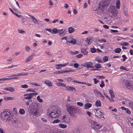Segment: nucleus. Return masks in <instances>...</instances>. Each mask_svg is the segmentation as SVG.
I'll use <instances>...</instances> for the list:
<instances>
[{
	"mask_svg": "<svg viewBox=\"0 0 133 133\" xmlns=\"http://www.w3.org/2000/svg\"><path fill=\"white\" fill-rule=\"evenodd\" d=\"M116 6L117 8L119 9L120 6V3L119 0H117L116 1Z\"/></svg>",
	"mask_w": 133,
	"mask_h": 133,
	"instance_id": "nucleus-28",
	"label": "nucleus"
},
{
	"mask_svg": "<svg viewBox=\"0 0 133 133\" xmlns=\"http://www.w3.org/2000/svg\"><path fill=\"white\" fill-rule=\"evenodd\" d=\"M21 87L23 88H26L28 87V86L26 84H24L21 85Z\"/></svg>",
	"mask_w": 133,
	"mask_h": 133,
	"instance_id": "nucleus-46",
	"label": "nucleus"
},
{
	"mask_svg": "<svg viewBox=\"0 0 133 133\" xmlns=\"http://www.w3.org/2000/svg\"><path fill=\"white\" fill-rule=\"evenodd\" d=\"M94 112L96 117L102 119H104L103 112L102 111L101 109L96 108L94 110Z\"/></svg>",
	"mask_w": 133,
	"mask_h": 133,
	"instance_id": "nucleus-3",
	"label": "nucleus"
},
{
	"mask_svg": "<svg viewBox=\"0 0 133 133\" xmlns=\"http://www.w3.org/2000/svg\"><path fill=\"white\" fill-rule=\"evenodd\" d=\"M26 91L27 92H35L36 91L34 89H33L31 88H30L26 90Z\"/></svg>",
	"mask_w": 133,
	"mask_h": 133,
	"instance_id": "nucleus-38",
	"label": "nucleus"
},
{
	"mask_svg": "<svg viewBox=\"0 0 133 133\" xmlns=\"http://www.w3.org/2000/svg\"><path fill=\"white\" fill-rule=\"evenodd\" d=\"M30 94H24V96L25 97L23 98V100L29 99H31L32 98L30 95Z\"/></svg>",
	"mask_w": 133,
	"mask_h": 133,
	"instance_id": "nucleus-12",
	"label": "nucleus"
},
{
	"mask_svg": "<svg viewBox=\"0 0 133 133\" xmlns=\"http://www.w3.org/2000/svg\"><path fill=\"white\" fill-rule=\"evenodd\" d=\"M93 63L91 62H87L81 64L83 66L86 67L87 68H93L94 66L93 65Z\"/></svg>",
	"mask_w": 133,
	"mask_h": 133,
	"instance_id": "nucleus-6",
	"label": "nucleus"
},
{
	"mask_svg": "<svg viewBox=\"0 0 133 133\" xmlns=\"http://www.w3.org/2000/svg\"><path fill=\"white\" fill-rule=\"evenodd\" d=\"M69 91H76V90L75 88L70 87Z\"/></svg>",
	"mask_w": 133,
	"mask_h": 133,
	"instance_id": "nucleus-51",
	"label": "nucleus"
},
{
	"mask_svg": "<svg viewBox=\"0 0 133 133\" xmlns=\"http://www.w3.org/2000/svg\"><path fill=\"white\" fill-rule=\"evenodd\" d=\"M74 82L77 83L78 84H86V83L84 82H80L79 81H74Z\"/></svg>",
	"mask_w": 133,
	"mask_h": 133,
	"instance_id": "nucleus-48",
	"label": "nucleus"
},
{
	"mask_svg": "<svg viewBox=\"0 0 133 133\" xmlns=\"http://www.w3.org/2000/svg\"><path fill=\"white\" fill-rule=\"evenodd\" d=\"M103 60L104 62H107L108 60V57L107 56L104 57L103 58Z\"/></svg>",
	"mask_w": 133,
	"mask_h": 133,
	"instance_id": "nucleus-41",
	"label": "nucleus"
},
{
	"mask_svg": "<svg viewBox=\"0 0 133 133\" xmlns=\"http://www.w3.org/2000/svg\"><path fill=\"white\" fill-rule=\"evenodd\" d=\"M89 122L91 123V127L94 129L96 130L101 128L100 126L97 124L94 120L90 119H89Z\"/></svg>",
	"mask_w": 133,
	"mask_h": 133,
	"instance_id": "nucleus-5",
	"label": "nucleus"
},
{
	"mask_svg": "<svg viewBox=\"0 0 133 133\" xmlns=\"http://www.w3.org/2000/svg\"><path fill=\"white\" fill-rule=\"evenodd\" d=\"M61 121L60 120L58 119H56L54 120L52 122V123L54 124L57 123H60Z\"/></svg>",
	"mask_w": 133,
	"mask_h": 133,
	"instance_id": "nucleus-36",
	"label": "nucleus"
},
{
	"mask_svg": "<svg viewBox=\"0 0 133 133\" xmlns=\"http://www.w3.org/2000/svg\"><path fill=\"white\" fill-rule=\"evenodd\" d=\"M46 54L47 55H49V56L51 55L50 52L49 51H46Z\"/></svg>",
	"mask_w": 133,
	"mask_h": 133,
	"instance_id": "nucleus-60",
	"label": "nucleus"
},
{
	"mask_svg": "<svg viewBox=\"0 0 133 133\" xmlns=\"http://www.w3.org/2000/svg\"><path fill=\"white\" fill-rule=\"evenodd\" d=\"M60 115V110L57 108L52 107H50L48 110L47 115L50 118H58Z\"/></svg>",
	"mask_w": 133,
	"mask_h": 133,
	"instance_id": "nucleus-1",
	"label": "nucleus"
},
{
	"mask_svg": "<svg viewBox=\"0 0 133 133\" xmlns=\"http://www.w3.org/2000/svg\"><path fill=\"white\" fill-rule=\"evenodd\" d=\"M67 111L70 116L75 117L76 116L75 114L77 113H80L81 111L80 109L74 106L68 105L67 107Z\"/></svg>",
	"mask_w": 133,
	"mask_h": 133,
	"instance_id": "nucleus-2",
	"label": "nucleus"
},
{
	"mask_svg": "<svg viewBox=\"0 0 133 133\" xmlns=\"http://www.w3.org/2000/svg\"><path fill=\"white\" fill-rule=\"evenodd\" d=\"M95 105L97 107H100L101 106V102L99 100H97L96 101L95 104Z\"/></svg>",
	"mask_w": 133,
	"mask_h": 133,
	"instance_id": "nucleus-25",
	"label": "nucleus"
},
{
	"mask_svg": "<svg viewBox=\"0 0 133 133\" xmlns=\"http://www.w3.org/2000/svg\"><path fill=\"white\" fill-rule=\"evenodd\" d=\"M99 95V96L101 98H102V99H104V96L102 95L101 92H100Z\"/></svg>",
	"mask_w": 133,
	"mask_h": 133,
	"instance_id": "nucleus-55",
	"label": "nucleus"
},
{
	"mask_svg": "<svg viewBox=\"0 0 133 133\" xmlns=\"http://www.w3.org/2000/svg\"><path fill=\"white\" fill-rule=\"evenodd\" d=\"M77 105L80 107H82L83 106V104L82 102H77Z\"/></svg>",
	"mask_w": 133,
	"mask_h": 133,
	"instance_id": "nucleus-50",
	"label": "nucleus"
},
{
	"mask_svg": "<svg viewBox=\"0 0 133 133\" xmlns=\"http://www.w3.org/2000/svg\"><path fill=\"white\" fill-rule=\"evenodd\" d=\"M96 69H99L101 68V64L99 63H96L94 65V67Z\"/></svg>",
	"mask_w": 133,
	"mask_h": 133,
	"instance_id": "nucleus-29",
	"label": "nucleus"
},
{
	"mask_svg": "<svg viewBox=\"0 0 133 133\" xmlns=\"http://www.w3.org/2000/svg\"><path fill=\"white\" fill-rule=\"evenodd\" d=\"M30 111L32 114L34 116H36L37 115L38 110H31Z\"/></svg>",
	"mask_w": 133,
	"mask_h": 133,
	"instance_id": "nucleus-23",
	"label": "nucleus"
},
{
	"mask_svg": "<svg viewBox=\"0 0 133 133\" xmlns=\"http://www.w3.org/2000/svg\"><path fill=\"white\" fill-rule=\"evenodd\" d=\"M105 85L104 83V82L103 81H102L101 82V84H100V86L101 88H103Z\"/></svg>",
	"mask_w": 133,
	"mask_h": 133,
	"instance_id": "nucleus-49",
	"label": "nucleus"
},
{
	"mask_svg": "<svg viewBox=\"0 0 133 133\" xmlns=\"http://www.w3.org/2000/svg\"><path fill=\"white\" fill-rule=\"evenodd\" d=\"M70 117L65 115L63 116L61 119L62 122L68 123H70Z\"/></svg>",
	"mask_w": 133,
	"mask_h": 133,
	"instance_id": "nucleus-7",
	"label": "nucleus"
},
{
	"mask_svg": "<svg viewBox=\"0 0 133 133\" xmlns=\"http://www.w3.org/2000/svg\"><path fill=\"white\" fill-rule=\"evenodd\" d=\"M100 43H101L102 42H106V40L105 39H98Z\"/></svg>",
	"mask_w": 133,
	"mask_h": 133,
	"instance_id": "nucleus-54",
	"label": "nucleus"
},
{
	"mask_svg": "<svg viewBox=\"0 0 133 133\" xmlns=\"http://www.w3.org/2000/svg\"><path fill=\"white\" fill-rule=\"evenodd\" d=\"M28 75V74L27 72L25 73H20L16 74H13L10 76H8V77H12L14 76H21L26 75Z\"/></svg>",
	"mask_w": 133,
	"mask_h": 133,
	"instance_id": "nucleus-8",
	"label": "nucleus"
},
{
	"mask_svg": "<svg viewBox=\"0 0 133 133\" xmlns=\"http://www.w3.org/2000/svg\"><path fill=\"white\" fill-rule=\"evenodd\" d=\"M59 31V29H58L56 28H54L52 30V34H56L58 33Z\"/></svg>",
	"mask_w": 133,
	"mask_h": 133,
	"instance_id": "nucleus-27",
	"label": "nucleus"
},
{
	"mask_svg": "<svg viewBox=\"0 0 133 133\" xmlns=\"http://www.w3.org/2000/svg\"><path fill=\"white\" fill-rule=\"evenodd\" d=\"M92 104L90 103H87L85 104L84 105V108L86 109H89L92 107Z\"/></svg>",
	"mask_w": 133,
	"mask_h": 133,
	"instance_id": "nucleus-18",
	"label": "nucleus"
},
{
	"mask_svg": "<svg viewBox=\"0 0 133 133\" xmlns=\"http://www.w3.org/2000/svg\"><path fill=\"white\" fill-rule=\"evenodd\" d=\"M35 56V55L33 54L29 56L25 60V62H27L32 59L33 58L34 56Z\"/></svg>",
	"mask_w": 133,
	"mask_h": 133,
	"instance_id": "nucleus-13",
	"label": "nucleus"
},
{
	"mask_svg": "<svg viewBox=\"0 0 133 133\" xmlns=\"http://www.w3.org/2000/svg\"><path fill=\"white\" fill-rule=\"evenodd\" d=\"M59 127L63 129H65L67 127V126L66 125L63 124L62 123H59L58 125Z\"/></svg>",
	"mask_w": 133,
	"mask_h": 133,
	"instance_id": "nucleus-21",
	"label": "nucleus"
},
{
	"mask_svg": "<svg viewBox=\"0 0 133 133\" xmlns=\"http://www.w3.org/2000/svg\"><path fill=\"white\" fill-rule=\"evenodd\" d=\"M58 81L59 82H63V80L61 79H56L55 80V81L56 82H57Z\"/></svg>",
	"mask_w": 133,
	"mask_h": 133,
	"instance_id": "nucleus-57",
	"label": "nucleus"
},
{
	"mask_svg": "<svg viewBox=\"0 0 133 133\" xmlns=\"http://www.w3.org/2000/svg\"><path fill=\"white\" fill-rule=\"evenodd\" d=\"M121 109L122 110H125L126 113L128 114H130L131 113L130 111L128 109L124 107H121Z\"/></svg>",
	"mask_w": 133,
	"mask_h": 133,
	"instance_id": "nucleus-22",
	"label": "nucleus"
},
{
	"mask_svg": "<svg viewBox=\"0 0 133 133\" xmlns=\"http://www.w3.org/2000/svg\"><path fill=\"white\" fill-rule=\"evenodd\" d=\"M17 77H15L12 78L8 77L6 78H1L0 79V81H5L6 80H9L12 79H17Z\"/></svg>",
	"mask_w": 133,
	"mask_h": 133,
	"instance_id": "nucleus-24",
	"label": "nucleus"
},
{
	"mask_svg": "<svg viewBox=\"0 0 133 133\" xmlns=\"http://www.w3.org/2000/svg\"><path fill=\"white\" fill-rule=\"evenodd\" d=\"M90 51L92 53H95L96 51V50L95 48H91L90 49Z\"/></svg>",
	"mask_w": 133,
	"mask_h": 133,
	"instance_id": "nucleus-42",
	"label": "nucleus"
},
{
	"mask_svg": "<svg viewBox=\"0 0 133 133\" xmlns=\"http://www.w3.org/2000/svg\"><path fill=\"white\" fill-rule=\"evenodd\" d=\"M109 2L108 1H105L103 2L102 6L103 8H104L107 6L108 5Z\"/></svg>",
	"mask_w": 133,
	"mask_h": 133,
	"instance_id": "nucleus-19",
	"label": "nucleus"
},
{
	"mask_svg": "<svg viewBox=\"0 0 133 133\" xmlns=\"http://www.w3.org/2000/svg\"><path fill=\"white\" fill-rule=\"evenodd\" d=\"M10 113L8 112L4 111L1 114L2 119L4 121H9L10 119Z\"/></svg>",
	"mask_w": 133,
	"mask_h": 133,
	"instance_id": "nucleus-4",
	"label": "nucleus"
},
{
	"mask_svg": "<svg viewBox=\"0 0 133 133\" xmlns=\"http://www.w3.org/2000/svg\"><path fill=\"white\" fill-rule=\"evenodd\" d=\"M93 80L94 81V83L95 84H97L99 82V81L98 80H97L96 78H94Z\"/></svg>",
	"mask_w": 133,
	"mask_h": 133,
	"instance_id": "nucleus-53",
	"label": "nucleus"
},
{
	"mask_svg": "<svg viewBox=\"0 0 133 133\" xmlns=\"http://www.w3.org/2000/svg\"><path fill=\"white\" fill-rule=\"evenodd\" d=\"M56 84L59 87L63 86L65 87L66 86V84L58 82Z\"/></svg>",
	"mask_w": 133,
	"mask_h": 133,
	"instance_id": "nucleus-31",
	"label": "nucleus"
},
{
	"mask_svg": "<svg viewBox=\"0 0 133 133\" xmlns=\"http://www.w3.org/2000/svg\"><path fill=\"white\" fill-rule=\"evenodd\" d=\"M65 31V29H59V31L58 33L60 35H61L62 34H63L64 32Z\"/></svg>",
	"mask_w": 133,
	"mask_h": 133,
	"instance_id": "nucleus-30",
	"label": "nucleus"
},
{
	"mask_svg": "<svg viewBox=\"0 0 133 133\" xmlns=\"http://www.w3.org/2000/svg\"><path fill=\"white\" fill-rule=\"evenodd\" d=\"M109 92L111 98H114L115 97V95L113 91L111 90H109Z\"/></svg>",
	"mask_w": 133,
	"mask_h": 133,
	"instance_id": "nucleus-33",
	"label": "nucleus"
},
{
	"mask_svg": "<svg viewBox=\"0 0 133 133\" xmlns=\"http://www.w3.org/2000/svg\"><path fill=\"white\" fill-rule=\"evenodd\" d=\"M79 52L77 51H69V53L70 54H71L72 55H76L78 54Z\"/></svg>",
	"mask_w": 133,
	"mask_h": 133,
	"instance_id": "nucleus-40",
	"label": "nucleus"
},
{
	"mask_svg": "<svg viewBox=\"0 0 133 133\" xmlns=\"http://www.w3.org/2000/svg\"><path fill=\"white\" fill-rule=\"evenodd\" d=\"M29 94L32 98L33 97V96L36 95H38V93L36 92V91L35 92H34L30 93Z\"/></svg>",
	"mask_w": 133,
	"mask_h": 133,
	"instance_id": "nucleus-39",
	"label": "nucleus"
},
{
	"mask_svg": "<svg viewBox=\"0 0 133 133\" xmlns=\"http://www.w3.org/2000/svg\"><path fill=\"white\" fill-rule=\"evenodd\" d=\"M94 91L95 94L97 95H99L101 92L98 91V90L95 89L94 90Z\"/></svg>",
	"mask_w": 133,
	"mask_h": 133,
	"instance_id": "nucleus-47",
	"label": "nucleus"
},
{
	"mask_svg": "<svg viewBox=\"0 0 133 133\" xmlns=\"http://www.w3.org/2000/svg\"><path fill=\"white\" fill-rule=\"evenodd\" d=\"M3 90L8 91L11 92H13L15 91V90L14 89L11 87H9L8 88H6L3 89Z\"/></svg>",
	"mask_w": 133,
	"mask_h": 133,
	"instance_id": "nucleus-15",
	"label": "nucleus"
},
{
	"mask_svg": "<svg viewBox=\"0 0 133 133\" xmlns=\"http://www.w3.org/2000/svg\"><path fill=\"white\" fill-rule=\"evenodd\" d=\"M68 43H71L73 45H75L76 44V40L75 39L73 38L71 40L66 41Z\"/></svg>",
	"mask_w": 133,
	"mask_h": 133,
	"instance_id": "nucleus-16",
	"label": "nucleus"
},
{
	"mask_svg": "<svg viewBox=\"0 0 133 133\" xmlns=\"http://www.w3.org/2000/svg\"><path fill=\"white\" fill-rule=\"evenodd\" d=\"M61 40H63V39H65L66 40V41H68L67 40V36H65V37H64L61 38Z\"/></svg>",
	"mask_w": 133,
	"mask_h": 133,
	"instance_id": "nucleus-61",
	"label": "nucleus"
},
{
	"mask_svg": "<svg viewBox=\"0 0 133 133\" xmlns=\"http://www.w3.org/2000/svg\"><path fill=\"white\" fill-rule=\"evenodd\" d=\"M38 104L37 103H34L31 107V109L32 110H38Z\"/></svg>",
	"mask_w": 133,
	"mask_h": 133,
	"instance_id": "nucleus-10",
	"label": "nucleus"
},
{
	"mask_svg": "<svg viewBox=\"0 0 133 133\" xmlns=\"http://www.w3.org/2000/svg\"><path fill=\"white\" fill-rule=\"evenodd\" d=\"M68 30L69 33H71L75 31L74 29L72 27H69L68 28Z\"/></svg>",
	"mask_w": 133,
	"mask_h": 133,
	"instance_id": "nucleus-26",
	"label": "nucleus"
},
{
	"mask_svg": "<svg viewBox=\"0 0 133 133\" xmlns=\"http://www.w3.org/2000/svg\"><path fill=\"white\" fill-rule=\"evenodd\" d=\"M129 44L127 42H124L121 44V45L126 46H128Z\"/></svg>",
	"mask_w": 133,
	"mask_h": 133,
	"instance_id": "nucleus-52",
	"label": "nucleus"
},
{
	"mask_svg": "<svg viewBox=\"0 0 133 133\" xmlns=\"http://www.w3.org/2000/svg\"><path fill=\"white\" fill-rule=\"evenodd\" d=\"M29 16L31 17L32 19V20L33 22L35 24H38V23L37 19L31 15H29Z\"/></svg>",
	"mask_w": 133,
	"mask_h": 133,
	"instance_id": "nucleus-14",
	"label": "nucleus"
},
{
	"mask_svg": "<svg viewBox=\"0 0 133 133\" xmlns=\"http://www.w3.org/2000/svg\"><path fill=\"white\" fill-rule=\"evenodd\" d=\"M0 133H5V132L3 131V130L1 128H0Z\"/></svg>",
	"mask_w": 133,
	"mask_h": 133,
	"instance_id": "nucleus-64",
	"label": "nucleus"
},
{
	"mask_svg": "<svg viewBox=\"0 0 133 133\" xmlns=\"http://www.w3.org/2000/svg\"><path fill=\"white\" fill-rule=\"evenodd\" d=\"M49 5L50 6H51L53 5V3L51 0L49 1Z\"/></svg>",
	"mask_w": 133,
	"mask_h": 133,
	"instance_id": "nucleus-58",
	"label": "nucleus"
},
{
	"mask_svg": "<svg viewBox=\"0 0 133 133\" xmlns=\"http://www.w3.org/2000/svg\"><path fill=\"white\" fill-rule=\"evenodd\" d=\"M95 60L99 63H103V62L101 59L98 57H96L95 59Z\"/></svg>",
	"mask_w": 133,
	"mask_h": 133,
	"instance_id": "nucleus-32",
	"label": "nucleus"
},
{
	"mask_svg": "<svg viewBox=\"0 0 133 133\" xmlns=\"http://www.w3.org/2000/svg\"><path fill=\"white\" fill-rule=\"evenodd\" d=\"M121 51V49L119 48H118L114 50V52L117 53H118Z\"/></svg>",
	"mask_w": 133,
	"mask_h": 133,
	"instance_id": "nucleus-37",
	"label": "nucleus"
},
{
	"mask_svg": "<svg viewBox=\"0 0 133 133\" xmlns=\"http://www.w3.org/2000/svg\"><path fill=\"white\" fill-rule=\"evenodd\" d=\"M81 51L84 55H87L88 53V50L87 49L82 48Z\"/></svg>",
	"mask_w": 133,
	"mask_h": 133,
	"instance_id": "nucleus-20",
	"label": "nucleus"
},
{
	"mask_svg": "<svg viewBox=\"0 0 133 133\" xmlns=\"http://www.w3.org/2000/svg\"><path fill=\"white\" fill-rule=\"evenodd\" d=\"M37 100L40 102H43L42 99L40 98L39 96H38L37 98Z\"/></svg>",
	"mask_w": 133,
	"mask_h": 133,
	"instance_id": "nucleus-45",
	"label": "nucleus"
},
{
	"mask_svg": "<svg viewBox=\"0 0 133 133\" xmlns=\"http://www.w3.org/2000/svg\"><path fill=\"white\" fill-rule=\"evenodd\" d=\"M83 56V55L82 54H79L78 55H77L76 56V57H77V58H80L81 57Z\"/></svg>",
	"mask_w": 133,
	"mask_h": 133,
	"instance_id": "nucleus-62",
	"label": "nucleus"
},
{
	"mask_svg": "<svg viewBox=\"0 0 133 133\" xmlns=\"http://www.w3.org/2000/svg\"><path fill=\"white\" fill-rule=\"evenodd\" d=\"M125 85L127 88L130 89H133V85L132 83H130L128 81H126Z\"/></svg>",
	"mask_w": 133,
	"mask_h": 133,
	"instance_id": "nucleus-9",
	"label": "nucleus"
},
{
	"mask_svg": "<svg viewBox=\"0 0 133 133\" xmlns=\"http://www.w3.org/2000/svg\"><path fill=\"white\" fill-rule=\"evenodd\" d=\"M67 80L69 81L70 82L71 81H72L74 82V80H73V79L71 77H68L67 78Z\"/></svg>",
	"mask_w": 133,
	"mask_h": 133,
	"instance_id": "nucleus-56",
	"label": "nucleus"
},
{
	"mask_svg": "<svg viewBox=\"0 0 133 133\" xmlns=\"http://www.w3.org/2000/svg\"><path fill=\"white\" fill-rule=\"evenodd\" d=\"M44 83L46 85L49 87H51L52 84L51 82L49 80H45L44 81Z\"/></svg>",
	"mask_w": 133,
	"mask_h": 133,
	"instance_id": "nucleus-17",
	"label": "nucleus"
},
{
	"mask_svg": "<svg viewBox=\"0 0 133 133\" xmlns=\"http://www.w3.org/2000/svg\"><path fill=\"white\" fill-rule=\"evenodd\" d=\"M18 33L22 34H24L25 33V31L22 30H18Z\"/></svg>",
	"mask_w": 133,
	"mask_h": 133,
	"instance_id": "nucleus-44",
	"label": "nucleus"
},
{
	"mask_svg": "<svg viewBox=\"0 0 133 133\" xmlns=\"http://www.w3.org/2000/svg\"><path fill=\"white\" fill-rule=\"evenodd\" d=\"M92 42L91 38L88 37L87 38L85 42V44L87 46L90 45Z\"/></svg>",
	"mask_w": 133,
	"mask_h": 133,
	"instance_id": "nucleus-11",
	"label": "nucleus"
},
{
	"mask_svg": "<svg viewBox=\"0 0 133 133\" xmlns=\"http://www.w3.org/2000/svg\"><path fill=\"white\" fill-rule=\"evenodd\" d=\"M25 48L26 51L27 52H29L30 49V48L27 46H26Z\"/></svg>",
	"mask_w": 133,
	"mask_h": 133,
	"instance_id": "nucleus-43",
	"label": "nucleus"
},
{
	"mask_svg": "<svg viewBox=\"0 0 133 133\" xmlns=\"http://www.w3.org/2000/svg\"><path fill=\"white\" fill-rule=\"evenodd\" d=\"M45 30L46 31H48L50 32H51L52 33V30L50 29H45Z\"/></svg>",
	"mask_w": 133,
	"mask_h": 133,
	"instance_id": "nucleus-63",
	"label": "nucleus"
},
{
	"mask_svg": "<svg viewBox=\"0 0 133 133\" xmlns=\"http://www.w3.org/2000/svg\"><path fill=\"white\" fill-rule=\"evenodd\" d=\"M4 99L5 100L14 99V98L11 97H4Z\"/></svg>",
	"mask_w": 133,
	"mask_h": 133,
	"instance_id": "nucleus-34",
	"label": "nucleus"
},
{
	"mask_svg": "<svg viewBox=\"0 0 133 133\" xmlns=\"http://www.w3.org/2000/svg\"><path fill=\"white\" fill-rule=\"evenodd\" d=\"M74 67L76 68H77L79 66L78 64L77 63H75L74 65Z\"/></svg>",
	"mask_w": 133,
	"mask_h": 133,
	"instance_id": "nucleus-59",
	"label": "nucleus"
},
{
	"mask_svg": "<svg viewBox=\"0 0 133 133\" xmlns=\"http://www.w3.org/2000/svg\"><path fill=\"white\" fill-rule=\"evenodd\" d=\"M19 113L22 115H23L25 114V111L23 109H20L19 111Z\"/></svg>",
	"mask_w": 133,
	"mask_h": 133,
	"instance_id": "nucleus-35",
	"label": "nucleus"
}]
</instances>
